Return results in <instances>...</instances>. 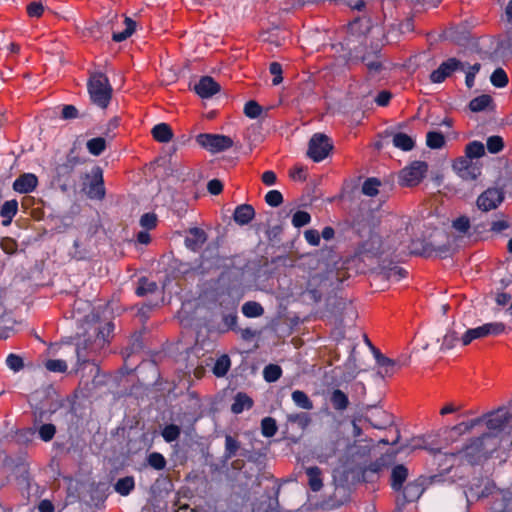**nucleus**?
Instances as JSON below:
<instances>
[{
    "label": "nucleus",
    "mask_w": 512,
    "mask_h": 512,
    "mask_svg": "<svg viewBox=\"0 0 512 512\" xmlns=\"http://www.w3.org/2000/svg\"><path fill=\"white\" fill-rule=\"evenodd\" d=\"M366 30L367 27L365 29H361L360 20L355 19L349 23L346 36L343 41L332 45V49L335 51V54H337L345 64H357L360 60H367L368 55L365 45Z\"/></svg>",
    "instance_id": "nucleus-1"
},
{
    "label": "nucleus",
    "mask_w": 512,
    "mask_h": 512,
    "mask_svg": "<svg viewBox=\"0 0 512 512\" xmlns=\"http://www.w3.org/2000/svg\"><path fill=\"white\" fill-rule=\"evenodd\" d=\"M499 446L498 437L493 433H485L482 436L471 440L461 451L457 452L470 464H479L483 460L489 458ZM450 456H456L455 453H451Z\"/></svg>",
    "instance_id": "nucleus-2"
},
{
    "label": "nucleus",
    "mask_w": 512,
    "mask_h": 512,
    "mask_svg": "<svg viewBox=\"0 0 512 512\" xmlns=\"http://www.w3.org/2000/svg\"><path fill=\"white\" fill-rule=\"evenodd\" d=\"M114 328L111 322L106 323L101 328H95L93 331L94 339L92 336L84 337L77 343L76 353L78 361L89 362L91 356L98 353L108 343V337Z\"/></svg>",
    "instance_id": "nucleus-3"
},
{
    "label": "nucleus",
    "mask_w": 512,
    "mask_h": 512,
    "mask_svg": "<svg viewBox=\"0 0 512 512\" xmlns=\"http://www.w3.org/2000/svg\"><path fill=\"white\" fill-rule=\"evenodd\" d=\"M87 86L92 103L101 109L107 108L113 91L107 76L101 72H95L90 76Z\"/></svg>",
    "instance_id": "nucleus-4"
},
{
    "label": "nucleus",
    "mask_w": 512,
    "mask_h": 512,
    "mask_svg": "<svg viewBox=\"0 0 512 512\" xmlns=\"http://www.w3.org/2000/svg\"><path fill=\"white\" fill-rule=\"evenodd\" d=\"M428 165L424 161H413L409 166L403 168L398 176L401 186L413 187L418 185L425 177Z\"/></svg>",
    "instance_id": "nucleus-5"
},
{
    "label": "nucleus",
    "mask_w": 512,
    "mask_h": 512,
    "mask_svg": "<svg viewBox=\"0 0 512 512\" xmlns=\"http://www.w3.org/2000/svg\"><path fill=\"white\" fill-rule=\"evenodd\" d=\"M333 148L330 138L323 133L314 134L308 144L307 155L315 162L324 160Z\"/></svg>",
    "instance_id": "nucleus-6"
},
{
    "label": "nucleus",
    "mask_w": 512,
    "mask_h": 512,
    "mask_svg": "<svg viewBox=\"0 0 512 512\" xmlns=\"http://www.w3.org/2000/svg\"><path fill=\"white\" fill-rule=\"evenodd\" d=\"M197 143L212 153H218L230 149L233 140L226 135L202 133L196 137Z\"/></svg>",
    "instance_id": "nucleus-7"
},
{
    "label": "nucleus",
    "mask_w": 512,
    "mask_h": 512,
    "mask_svg": "<svg viewBox=\"0 0 512 512\" xmlns=\"http://www.w3.org/2000/svg\"><path fill=\"white\" fill-rule=\"evenodd\" d=\"M466 63L461 60L450 57L443 61L439 67L433 70L429 76L432 83H443L447 78L451 77L457 71H465Z\"/></svg>",
    "instance_id": "nucleus-8"
},
{
    "label": "nucleus",
    "mask_w": 512,
    "mask_h": 512,
    "mask_svg": "<svg viewBox=\"0 0 512 512\" xmlns=\"http://www.w3.org/2000/svg\"><path fill=\"white\" fill-rule=\"evenodd\" d=\"M486 425L491 431H499L510 425L512 409L500 408L486 415Z\"/></svg>",
    "instance_id": "nucleus-9"
},
{
    "label": "nucleus",
    "mask_w": 512,
    "mask_h": 512,
    "mask_svg": "<svg viewBox=\"0 0 512 512\" xmlns=\"http://www.w3.org/2000/svg\"><path fill=\"white\" fill-rule=\"evenodd\" d=\"M400 491L401 493L397 496L396 502L398 506H405L407 503L414 502L420 498L424 492L423 481L418 479L409 482Z\"/></svg>",
    "instance_id": "nucleus-10"
},
{
    "label": "nucleus",
    "mask_w": 512,
    "mask_h": 512,
    "mask_svg": "<svg viewBox=\"0 0 512 512\" xmlns=\"http://www.w3.org/2000/svg\"><path fill=\"white\" fill-rule=\"evenodd\" d=\"M504 199V193L498 188H488L477 199V206L482 211L495 209Z\"/></svg>",
    "instance_id": "nucleus-11"
},
{
    "label": "nucleus",
    "mask_w": 512,
    "mask_h": 512,
    "mask_svg": "<svg viewBox=\"0 0 512 512\" xmlns=\"http://www.w3.org/2000/svg\"><path fill=\"white\" fill-rule=\"evenodd\" d=\"M351 220L352 228L361 236H367L372 228V213L370 210L353 212Z\"/></svg>",
    "instance_id": "nucleus-12"
},
{
    "label": "nucleus",
    "mask_w": 512,
    "mask_h": 512,
    "mask_svg": "<svg viewBox=\"0 0 512 512\" xmlns=\"http://www.w3.org/2000/svg\"><path fill=\"white\" fill-rule=\"evenodd\" d=\"M207 233L198 227H193L187 230L185 237V246L193 251H199L204 243L207 241Z\"/></svg>",
    "instance_id": "nucleus-13"
},
{
    "label": "nucleus",
    "mask_w": 512,
    "mask_h": 512,
    "mask_svg": "<svg viewBox=\"0 0 512 512\" xmlns=\"http://www.w3.org/2000/svg\"><path fill=\"white\" fill-rule=\"evenodd\" d=\"M201 98H210L220 91V85L210 76H203L194 86Z\"/></svg>",
    "instance_id": "nucleus-14"
},
{
    "label": "nucleus",
    "mask_w": 512,
    "mask_h": 512,
    "mask_svg": "<svg viewBox=\"0 0 512 512\" xmlns=\"http://www.w3.org/2000/svg\"><path fill=\"white\" fill-rule=\"evenodd\" d=\"M38 184V178L32 173H24L15 179L13 189L21 194L32 192Z\"/></svg>",
    "instance_id": "nucleus-15"
},
{
    "label": "nucleus",
    "mask_w": 512,
    "mask_h": 512,
    "mask_svg": "<svg viewBox=\"0 0 512 512\" xmlns=\"http://www.w3.org/2000/svg\"><path fill=\"white\" fill-rule=\"evenodd\" d=\"M87 195L91 199L102 200L105 196V188L102 172L99 168L94 173V178L89 184Z\"/></svg>",
    "instance_id": "nucleus-16"
},
{
    "label": "nucleus",
    "mask_w": 512,
    "mask_h": 512,
    "mask_svg": "<svg viewBox=\"0 0 512 512\" xmlns=\"http://www.w3.org/2000/svg\"><path fill=\"white\" fill-rule=\"evenodd\" d=\"M255 217V210L250 204L238 205L233 213V220L240 226L249 224Z\"/></svg>",
    "instance_id": "nucleus-17"
},
{
    "label": "nucleus",
    "mask_w": 512,
    "mask_h": 512,
    "mask_svg": "<svg viewBox=\"0 0 512 512\" xmlns=\"http://www.w3.org/2000/svg\"><path fill=\"white\" fill-rule=\"evenodd\" d=\"M364 420L367 421L371 427L379 430L385 429L392 423L391 416L387 412L377 409L370 416H365Z\"/></svg>",
    "instance_id": "nucleus-18"
},
{
    "label": "nucleus",
    "mask_w": 512,
    "mask_h": 512,
    "mask_svg": "<svg viewBox=\"0 0 512 512\" xmlns=\"http://www.w3.org/2000/svg\"><path fill=\"white\" fill-rule=\"evenodd\" d=\"M407 476L408 469L404 465L398 464L394 466L391 471V487L393 490L400 491L407 479Z\"/></svg>",
    "instance_id": "nucleus-19"
},
{
    "label": "nucleus",
    "mask_w": 512,
    "mask_h": 512,
    "mask_svg": "<svg viewBox=\"0 0 512 512\" xmlns=\"http://www.w3.org/2000/svg\"><path fill=\"white\" fill-rule=\"evenodd\" d=\"M374 356L376 363L384 369L386 375H392L397 368L401 367L398 360L388 358L378 350H375Z\"/></svg>",
    "instance_id": "nucleus-20"
},
{
    "label": "nucleus",
    "mask_w": 512,
    "mask_h": 512,
    "mask_svg": "<svg viewBox=\"0 0 512 512\" xmlns=\"http://www.w3.org/2000/svg\"><path fill=\"white\" fill-rule=\"evenodd\" d=\"M153 138L160 143H167L173 138L171 127L167 123H159L152 128Z\"/></svg>",
    "instance_id": "nucleus-21"
},
{
    "label": "nucleus",
    "mask_w": 512,
    "mask_h": 512,
    "mask_svg": "<svg viewBox=\"0 0 512 512\" xmlns=\"http://www.w3.org/2000/svg\"><path fill=\"white\" fill-rule=\"evenodd\" d=\"M392 143L396 148L401 149L403 151H410L415 146L414 139L403 132H397L393 134Z\"/></svg>",
    "instance_id": "nucleus-22"
},
{
    "label": "nucleus",
    "mask_w": 512,
    "mask_h": 512,
    "mask_svg": "<svg viewBox=\"0 0 512 512\" xmlns=\"http://www.w3.org/2000/svg\"><path fill=\"white\" fill-rule=\"evenodd\" d=\"M253 406V400L246 394L239 392L234 398V402L231 406V411L234 414H240L245 409H250Z\"/></svg>",
    "instance_id": "nucleus-23"
},
{
    "label": "nucleus",
    "mask_w": 512,
    "mask_h": 512,
    "mask_svg": "<svg viewBox=\"0 0 512 512\" xmlns=\"http://www.w3.org/2000/svg\"><path fill=\"white\" fill-rule=\"evenodd\" d=\"M407 273L408 272L404 268L399 267L397 265H393V266H389V267L383 266L381 268L382 276L385 279H387L388 281H392V282L400 281L401 279L406 277Z\"/></svg>",
    "instance_id": "nucleus-24"
},
{
    "label": "nucleus",
    "mask_w": 512,
    "mask_h": 512,
    "mask_svg": "<svg viewBox=\"0 0 512 512\" xmlns=\"http://www.w3.org/2000/svg\"><path fill=\"white\" fill-rule=\"evenodd\" d=\"M241 448V443L233 436H225V448L223 453L224 460H230L237 456Z\"/></svg>",
    "instance_id": "nucleus-25"
},
{
    "label": "nucleus",
    "mask_w": 512,
    "mask_h": 512,
    "mask_svg": "<svg viewBox=\"0 0 512 512\" xmlns=\"http://www.w3.org/2000/svg\"><path fill=\"white\" fill-rule=\"evenodd\" d=\"M330 402L337 411H344L349 406L348 396L340 389H335L331 393Z\"/></svg>",
    "instance_id": "nucleus-26"
},
{
    "label": "nucleus",
    "mask_w": 512,
    "mask_h": 512,
    "mask_svg": "<svg viewBox=\"0 0 512 512\" xmlns=\"http://www.w3.org/2000/svg\"><path fill=\"white\" fill-rule=\"evenodd\" d=\"M493 103V99L488 94H482L473 98L469 103V109L472 112H482Z\"/></svg>",
    "instance_id": "nucleus-27"
},
{
    "label": "nucleus",
    "mask_w": 512,
    "mask_h": 512,
    "mask_svg": "<svg viewBox=\"0 0 512 512\" xmlns=\"http://www.w3.org/2000/svg\"><path fill=\"white\" fill-rule=\"evenodd\" d=\"M306 474L309 479L308 483L311 490L314 492L319 491L323 486L320 469L317 466L309 467L306 469Z\"/></svg>",
    "instance_id": "nucleus-28"
},
{
    "label": "nucleus",
    "mask_w": 512,
    "mask_h": 512,
    "mask_svg": "<svg viewBox=\"0 0 512 512\" xmlns=\"http://www.w3.org/2000/svg\"><path fill=\"white\" fill-rule=\"evenodd\" d=\"M135 487V481L132 476H126L117 480L114 489L122 496L129 495Z\"/></svg>",
    "instance_id": "nucleus-29"
},
{
    "label": "nucleus",
    "mask_w": 512,
    "mask_h": 512,
    "mask_svg": "<svg viewBox=\"0 0 512 512\" xmlns=\"http://www.w3.org/2000/svg\"><path fill=\"white\" fill-rule=\"evenodd\" d=\"M292 401L294 404L301 409L311 410L313 409V402L309 398V396L301 390H295L291 394Z\"/></svg>",
    "instance_id": "nucleus-30"
},
{
    "label": "nucleus",
    "mask_w": 512,
    "mask_h": 512,
    "mask_svg": "<svg viewBox=\"0 0 512 512\" xmlns=\"http://www.w3.org/2000/svg\"><path fill=\"white\" fill-rule=\"evenodd\" d=\"M18 211V203L16 200H9L4 202L0 209V215L6 220L3 222L4 225H7L11 222L12 218L16 215Z\"/></svg>",
    "instance_id": "nucleus-31"
},
{
    "label": "nucleus",
    "mask_w": 512,
    "mask_h": 512,
    "mask_svg": "<svg viewBox=\"0 0 512 512\" xmlns=\"http://www.w3.org/2000/svg\"><path fill=\"white\" fill-rule=\"evenodd\" d=\"M231 366V361L228 355L220 356L213 367V373L217 377H223L227 374Z\"/></svg>",
    "instance_id": "nucleus-32"
},
{
    "label": "nucleus",
    "mask_w": 512,
    "mask_h": 512,
    "mask_svg": "<svg viewBox=\"0 0 512 512\" xmlns=\"http://www.w3.org/2000/svg\"><path fill=\"white\" fill-rule=\"evenodd\" d=\"M465 154L468 159L480 158L485 154L484 144L480 141H472L467 144Z\"/></svg>",
    "instance_id": "nucleus-33"
},
{
    "label": "nucleus",
    "mask_w": 512,
    "mask_h": 512,
    "mask_svg": "<svg viewBox=\"0 0 512 512\" xmlns=\"http://www.w3.org/2000/svg\"><path fill=\"white\" fill-rule=\"evenodd\" d=\"M242 313L248 318L259 317L264 313V309L258 302L248 301L242 306Z\"/></svg>",
    "instance_id": "nucleus-34"
},
{
    "label": "nucleus",
    "mask_w": 512,
    "mask_h": 512,
    "mask_svg": "<svg viewBox=\"0 0 512 512\" xmlns=\"http://www.w3.org/2000/svg\"><path fill=\"white\" fill-rule=\"evenodd\" d=\"M157 284L154 281H149L147 278L142 277L139 279L138 286L136 288V294L140 297L152 294L157 290Z\"/></svg>",
    "instance_id": "nucleus-35"
},
{
    "label": "nucleus",
    "mask_w": 512,
    "mask_h": 512,
    "mask_svg": "<svg viewBox=\"0 0 512 512\" xmlns=\"http://www.w3.org/2000/svg\"><path fill=\"white\" fill-rule=\"evenodd\" d=\"M124 22L126 25L125 30L122 32H114L113 33L112 39L115 42H122V41L126 40L135 31V27H136L135 21H133L131 18L126 17Z\"/></svg>",
    "instance_id": "nucleus-36"
},
{
    "label": "nucleus",
    "mask_w": 512,
    "mask_h": 512,
    "mask_svg": "<svg viewBox=\"0 0 512 512\" xmlns=\"http://www.w3.org/2000/svg\"><path fill=\"white\" fill-rule=\"evenodd\" d=\"M287 421L292 424H297L299 428L306 429L311 423L309 414L305 412L291 413L287 415Z\"/></svg>",
    "instance_id": "nucleus-37"
},
{
    "label": "nucleus",
    "mask_w": 512,
    "mask_h": 512,
    "mask_svg": "<svg viewBox=\"0 0 512 512\" xmlns=\"http://www.w3.org/2000/svg\"><path fill=\"white\" fill-rule=\"evenodd\" d=\"M86 146L92 155L99 156L106 148V140L102 137L92 138L87 141Z\"/></svg>",
    "instance_id": "nucleus-38"
},
{
    "label": "nucleus",
    "mask_w": 512,
    "mask_h": 512,
    "mask_svg": "<svg viewBox=\"0 0 512 512\" xmlns=\"http://www.w3.org/2000/svg\"><path fill=\"white\" fill-rule=\"evenodd\" d=\"M426 144L431 149H440L445 144L444 135L441 132L430 131L426 136Z\"/></svg>",
    "instance_id": "nucleus-39"
},
{
    "label": "nucleus",
    "mask_w": 512,
    "mask_h": 512,
    "mask_svg": "<svg viewBox=\"0 0 512 512\" xmlns=\"http://www.w3.org/2000/svg\"><path fill=\"white\" fill-rule=\"evenodd\" d=\"M379 51L373 50L372 52L367 51V60H360L363 62L370 73H378L382 69V63L377 60V53Z\"/></svg>",
    "instance_id": "nucleus-40"
},
{
    "label": "nucleus",
    "mask_w": 512,
    "mask_h": 512,
    "mask_svg": "<svg viewBox=\"0 0 512 512\" xmlns=\"http://www.w3.org/2000/svg\"><path fill=\"white\" fill-rule=\"evenodd\" d=\"M482 337H486V333H484V327L479 326L476 328L468 329L463 336L461 337L462 344L464 346L470 344L473 340L479 339Z\"/></svg>",
    "instance_id": "nucleus-41"
},
{
    "label": "nucleus",
    "mask_w": 512,
    "mask_h": 512,
    "mask_svg": "<svg viewBox=\"0 0 512 512\" xmlns=\"http://www.w3.org/2000/svg\"><path fill=\"white\" fill-rule=\"evenodd\" d=\"M180 434L181 428L175 424L166 425L161 431V435L167 443L176 441L180 437Z\"/></svg>",
    "instance_id": "nucleus-42"
},
{
    "label": "nucleus",
    "mask_w": 512,
    "mask_h": 512,
    "mask_svg": "<svg viewBox=\"0 0 512 512\" xmlns=\"http://www.w3.org/2000/svg\"><path fill=\"white\" fill-rule=\"evenodd\" d=\"M147 464L155 470H163L166 468L167 461L159 452H152L147 456Z\"/></svg>",
    "instance_id": "nucleus-43"
},
{
    "label": "nucleus",
    "mask_w": 512,
    "mask_h": 512,
    "mask_svg": "<svg viewBox=\"0 0 512 512\" xmlns=\"http://www.w3.org/2000/svg\"><path fill=\"white\" fill-rule=\"evenodd\" d=\"M277 423L272 417H265L261 421V432L265 437H273L277 433Z\"/></svg>",
    "instance_id": "nucleus-44"
},
{
    "label": "nucleus",
    "mask_w": 512,
    "mask_h": 512,
    "mask_svg": "<svg viewBox=\"0 0 512 512\" xmlns=\"http://www.w3.org/2000/svg\"><path fill=\"white\" fill-rule=\"evenodd\" d=\"M490 81L493 86L503 88L508 84V76L502 68H497L491 74Z\"/></svg>",
    "instance_id": "nucleus-45"
},
{
    "label": "nucleus",
    "mask_w": 512,
    "mask_h": 512,
    "mask_svg": "<svg viewBox=\"0 0 512 512\" xmlns=\"http://www.w3.org/2000/svg\"><path fill=\"white\" fill-rule=\"evenodd\" d=\"M380 184V181L375 177L367 178L362 185L363 194L370 197L376 196Z\"/></svg>",
    "instance_id": "nucleus-46"
},
{
    "label": "nucleus",
    "mask_w": 512,
    "mask_h": 512,
    "mask_svg": "<svg viewBox=\"0 0 512 512\" xmlns=\"http://www.w3.org/2000/svg\"><path fill=\"white\" fill-rule=\"evenodd\" d=\"M282 375V369L279 365L269 364L263 370L264 379L267 382H275Z\"/></svg>",
    "instance_id": "nucleus-47"
},
{
    "label": "nucleus",
    "mask_w": 512,
    "mask_h": 512,
    "mask_svg": "<svg viewBox=\"0 0 512 512\" xmlns=\"http://www.w3.org/2000/svg\"><path fill=\"white\" fill-rule=\"evenodd\" d=\"M482 420H483L482 418H475V419H472L471 421L461 422V423L453 426L451 428V430L453 432H455L456 434H463V433L470 431L475 426L479 425L482 422Z\"/></svg>",
    "instance_id": "nucleus-48"
},
{
    "label": "nucleus",
    "mask_w": 512,
    "mask_h": 512,
    "mask_svg": "<svg viewBox=\"0 0 512 512\" xmlns=\"http://www.w3.org/2000/svg\"><path fill=\"white\" fill-rule=\"evenodd\" d=\"M486 146L490 153L496 154L503 149L504 142L502 137L498 135H493L487 139Z\"/></svg>",
    "instance_id": "nucleus-49"
},
{
    "label": "nucleus",
    "mask_w": 512,
    "mask_h": 512,
    "mask_svg": "<svg viewBox=\"0 0 512 512\" xmlns=\"http://www.w3.org/2000/svg\"><path fill=\"white\" fill-rule=\"evenodd\" d=\"M310 221H311V216L306 211L299 210V211L295 212L294 215L292 216V225L295 228L303 227V226L309 224Z\"/></svg>",
    "instance_id": "nucleus-50"
},
{
    "label": "nucleus",
    "mask_w": 512,
    "mask_h": 512,
    "mask_svg": "<svg viewBox=\"0 0 512 512\" xmlns=\"http://www.w3.org/2000/svg\"><path fill=\"white\" fill-rule=\"evenodd\" d=\"M261 113L262 107L254 100L248 101L244 106V114L251 119H256Z\"/></svg>",
    "instance_id": "nucleus-51"
},
{
    "label": "nucleus",
    "mask_w": 512,
    "mask_h": 512,
    "mask_svg": "<svg viewBox=\"0 0 512 512\" xmlns=\"http://www.w3.org/2000/svg\"><path fill=\"white\" fill-rule=\"evenodd\" d=\"M6 365L14 372H19L24 367L23 359L16 354H9L6 358Z\"/></svg>",
    "instance_id": "nucleus-52"
},
{
    "label": "nucleus",
    "mask_w": 512,
    "mask_h": 512,
    "mask_svg": "<svg viewBox=\"0 0 512 512\" xmlns=\"http://www.w3.org/2000/svg\"><path fill=\"white\" fill-rule=\"evenodd\" d=\"M265 202L271 207H278L283 203V196L278 190H270L265 195Z\"/></svg>",
    "instance_id": "nucleus-53"
},
{
    "label": "nucleus",
    "mask_w": 512,
    "mask_h": 512,
    "mask_svg": "<svg viewBox=\"0 0 512 512\" xmlns=\"http://www.w3.org/2000/svg\"><path fill=\"white\" fill-rule=\"evenodd\" d=\"M481 169L476 164H471L464 172H460L458 176L463 180L473 181L480 175Z\"/></svg>",
    "instance_id": "nucleus-54"
},
{
    "label": "nucleus",
    "mask_w": 512,
    "mask_h": 512,
    "mask_svg": "<svg viewBox=\"0 0 512 512\" xmlns=\"http://www.w3.org/2000/svg\"><path fill=\"white\" fill-rule=\"evenodd\" d=\"M45 367L50 372L63 373L67 370V363L61 359H50L45 363Z\"/></svg>",
    "instance_id": "nucleus-55"
},
{
    "label": "nucleus",
    "mask_w": 512,
    "mask_h": 512,
    "mask_svg": "<svg viewBox=\"0 0 512 512\" xmlns=\"http://www.w3.org/2000/svg\"><path fill=\"white\" fill-rule=\"evenodd\" d=\"M486 336L499 335L505 331V325L502 322H491L483 324Z\"/></svg>",
    "instance_id": "nucleus-56"
},
{
    "label": "nucleus",
    "mask_w": 512,
    "mask_h": 512,
    "mask_svg": "<svg viewBox=\"0 0 512 512\" xmlns=\"http://www.w3.org/2000/svg\"><path fill=\"white\" fill-rule=\"evenodd\" d=\"M252 512H277L273 507V503L270 497L263 501H259L253 504Z\"/></svg>",
    "instance_id": "nucleus-57"
},
{
    "label": "nucleus",
    "mask_w": 512,
    "mask_h": 512,
    "mask_svg": "<svg viewBox=\"0 0 512 512\" xmlns=\"http://www.w3.org/2000/svg\"><path fill=\"white\" fill-rule=\"evenodd\" d=\"M269 71L274 76L272 79L273 85H279L283 81L282 66L278 62H272L269 65Z\"/></svg>",
    "instance_id": "nucleus-58"
},
{
    "label": "nucleus",
    "mask_w": 512,
    "mask_h": 512,
    "mask_svg": "<svg viewBox=\"0 0 512 512\" xmlns=\"http://www.w3.org/2000/svg\"><path fill=\"white\" fill-rule=\"evenodd\" d=\"M452 227L458 231L459 233L465 234L468 232L470 228L469 218L466 216H461L455 219L452 223Z\"/></svg>",
    "instance_id": "nucleus-59"
},
{
    "label": "nucleus",
    "mask_w": 512,
    "mask_h": 512,
    "mask_svg": "<svg viewBox=\"0 0 512 512\" xmlns=\"http://www.w3.org/2000/svg\"><path fill=\"white\" fill-rule=\"evenodd\" d=\"M140 225L146 230H151L157 225V216L154 213H145L140 218Z\"/></svg>",
    "instance_id": "nucleus-60"
},
{
    "label": "nucleus",
    "mask_w": 512,
    "mask_h": 512,
    "mask_svg": "<svg viewBox=\"0 0 512 512\" xmlns=\"http://www.w3.org/2000/svg\"><path fill=\"white\" fill-rule=\"evenodd\" d=\"M55 433L56 428L53 424H43L39 429V436L45 442L52 440Z\"/></svg>",
    "instance_id": "nucleus-61"
},
{
    "label": "nucleus",
    "mask_w": 512,
    "mask_h": 512,
    "mask_svg": "<svg viewBox=\"0 0 512 512\" xmlns=\"http://www.w3.org/2000/svg\"><path fill=\"white\" fill-rule=\"evenodd\" d=\"M459 340L458 333L456 331H448L443 337L442 347L446 349H451L455 346L456 342Z\"/></svg>",
    "instance_id": "nucleus-62"
},
{
    "label": "nucleus",
    "mask_w": 512,
    "mask_h": 512,
    "mask_svg": "<svg viewBox=\"0 0 512 512\" xmlns=\"http://www.w3.org/2000/svg\"><path fill=\"white\" fill-rule=\"evenodd\" d=\"M305 240L312 246L320 244V233L315 229H308L304 232Z\"/></svg>",
    "instance_id": "nucleus-63"
},
{
    "label": "nucleus",
    "mask_w": 512,
    "mask_h": 512,
    "mask_svg": "<svg viewBox=\"0 0 512 512\" xmlns=\"http://www.w3.org/2000/svg\"><path fill=\"white\" fill-rule=\"evenodd\" d=\"M473 162L468 159L466 156L458 158L453 163V170L457 173V175L460 172H464L465 169H467Z\"/></svg>",
    "instance_id": "nucleus-64"
}]
</instances>
